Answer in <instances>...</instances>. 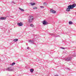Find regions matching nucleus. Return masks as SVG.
<instances>
[{"instance_id":"nucleus-16","label":"nucleus","mask_w":76,"mask_h":76,"mask_svg":"<svg viewBox=\"0 0 76 76\" xmlns=\"http://www.w3.org/2000/svg\"><path fill=\"white\" fill-rule=\"evenodd\" d=\"M15 64V63L13 62L12 64H10L11 66H13Z\"/></svg>"},{"instance_id":"nucleus-14","label":"nucleus","mask_w":76,"mask_h":76,"mask_svg":"<svg viewBox=\"0 0 76 76\" xmlns=\"http://www.w3.org/2000/svg\"><path fill=\"white\" fill-rule=\"evenodd\" d=\"M30 72H31V73H32V72H34V69H31L30 70Z\"/></svg>"},{"instance_id":"nucleus-6","label":"nucleus","mask_w":76,"mask_h":76,"mask_svg":"<svg viewBox=\"0 0 76 76\" xmlns=\"http://www.w3.org/2000/svg\"><path fill=\"white\" fill-rule=\"evenodd\" d=\"M50 12L51 13H56V11L54 10H53V9L51 10H50Z\"/></svg>"},{"instance_id":"nucleus-19","label":"nucleus","mask_w":76,"mask_h":76,"mask_svg":"<svg viewBox=\"0 0 76 76\" xmlns=\"http://www.w3.org/2000/svg\"><path fill=\"white\" fill-rule=\"evenodd\" d=\"M61 48H62V49H65V48L63 47H61Z\"/></svg>"},{"instance_id":"nucleus-8","label":"nucleus","mask_w":76,"mask_h":76,"mask_svg":"<svg viewBox=\"0 0 76 76\" xmlns=\"http://www.w3.org/2000/svg\"><path fill=\"white\" fill-rule=\"evenodd\" d=\"M18 26H22V25H23V23L20 22V23H18Z\"/></svg>"},{"instance_id":"nucleus-2","label":"nucleus","mask_w":76,"mask_h":76,"mask_svg":"<svg viewBox=\"0 0 76 76\" xmlns=\"http://www.w3.org/2000/svg\"><path fill=\"white\" fill-rule=\"evenodd\" d=\"M34 19V17L32 16H30L28 18V22H29V23H31V22H32Z\"/></svg>"},{"instance_id":"nucleus-24","label":"nucleus","mask_w":76,"mask_h":76,"mask_svg":"<svg viewBox=\"0 0 76 76\" xmlns=\"http://www.w3.org/2000/svg\"><path fill=\"white\" fill-rule=\"evenodd\" d=\"M68 70H70V69H69V68H68Z\"/></svg>"},{"instance_id":"nucleus-23","label":"nucleus","mask_w":76,"mask_h":76,"mask_svg":"<svg viewBox=\"0 0 76 76\" xmlns=\"http://www.w3.org/2000/svg\"><path fill=\"white\" fill-rule=\"evenodd\" d=\"M12 3H14V4H15V2H13Z\"/></svg>"},{"instance_id":"nucleus-9","label":"nucleus","mask_w":76,"mask_h":76,"mask_svg":"<svg viewBox=\"0 0 76 76\" xmlns=\"http://www.w3.org/2000/svg\"><path fill=\"white\" fill-rule=\"evenodd\" d=\"M0 19L1 20H6V17H1L0 18Z\"/></svg>"},{"instance_id":"nucleus-5","label":"nucleus","mask_w":76,"mask_h":76,"mask_svg":"<svg viewBox=\"0 0 76 76\" xmlns=\"http://www.w3.org/2000/svg\"><path fill=\"white\" fill-rule=\"evenodd\" d=\"M31 44H34V41L31 40H29L28 41Z\"/></svg>"},{"instance_id":"nucleus-13","label":"nucleus","mask_w":76,"mask_h":76,"mask_svg":"<svg viewBox=\"0 0 76 76\" xmlns=\"http://www.w3.org/2000/svg\"><path fill=\"white\" fill-rule=\"evenodd\" d=\"M30 4L31 6H34L35 5V3H31Z\"/></svg>"},{"instance_id":"nucleus-7","label":"nucleus","mask_w":76,"mask_h":76,"mask_svg":"<svg viewBox=\"0 0 76 76\" xmlns=\"http://www.w3.org/2000/svg\"><path fill=\"white\" fill-rule=\"evenodd\" d=\"M43 25H48V23L47 22L45 21V20H44L43 21Z\"/></svg>"},{"instance_id":"nucleus-17","label":"nucleus","mask_w":76,"mask_h":76,"mask_svg":"<svg viewBox=\"0 0 76 76\" xmlns=\"http://www.w3.org/2000/svg\"><path fill=\"white\" fill-rule=\"evenodd\" d=\"M30 26H31V27H34V25L32 24H31Z\"/></svg>"},{"instance_id":"nucleus-21","label":"nucleus","mask_w":76,"mask_h":76,"mask_svg":"<svg viewBox=\"0 0 76 76\" xmlns=\"http://www.w3.org/2000/svg\"><path fill=\"white\" fill-rule=\"evenodd\" d=\"M55 76H58V75H55Z\"/></svg>"},{"instance_id":"nucleus-11","label":"nucleus","mask_w":76,"mask_h":76,"mask_svg":"<svg viewBox=\"0 0 76 76\" xmlns=\"http://www.w3.org/2000/svg\"><path fill=\"white\" fill-rule=\"evenodd\" d=\"M18 41V39H15L13 40V41H14V42H16Z\"/></svg>"},{"instance_id":"nucleus-25","label":"nucleus","mask_w":76,"mask_h":76,"mask_svg":"<svg viewBox=\"0 0 76 76\" xmlns=\"http://www.w3.org/2000/svg\"><path fill=\"white\" fill-rule=\"evenodd\" d=\"M50 35H53V34H50Z\"/></svg>"},{"instance_id":"nucleus-22","label":"nucleus","mask_w":76,"mask_h":76,"mask_svg":"<svg viewBox=\"0 0 76 76\" xmlns=\"http://www.w3.org/2000/svg\"><path fill=\"white\" fill-rule=\"evenodd\" d=\"M27 49H29V47H28V48H27Z\"/></svg>"},{"instance_id":"nucleus-18","label":"nucleus","mask_w":76,"mask_h":76,"mask_svg":"<svg viewBox=\"0 0 76 76\" xmlns=\"http://www.w3.org/2000/svg\"><path fill=\"white\" fill-rule=\"evenodd\" d=\"M40 7L41 8H44V7L42 6H41Z\"/></svg>"},{"instance_id":"nucleus-1","label":"nucleus","mask_w":76,"mask_h":76,"mask_svg":"<svg viewBox=\"0 0 76 76\" xmlns=\"http://www.w3.org/2000/svg\"><path fill=\"white\" fill-rule=\"evenodd\" d=\"M76 4H74L72 5H69L68 6V8L66 10V11L67 12H70V9H73L75 7H76Z\"/></svg>"},{"instance_id":"nucleus-15","label":"nucleus","mask_w":76,"mask_h":76,"mask_svg":"<svg viewBox=\"0 0 76 76\" xmlns=\"http://www.w3.org/2000/svg\"><path fill=\"white\" fill-rule=\"evenodd\" d=\"M20 9L22 12H24V11H25L24 10H23L22 8H20Z\"/></svg>"},{"instance_id":"nucleus-10","label":"nucleus","mask_w":76,"mask_h":76,"mask_svg":"<svg viewBox=\"0 0 76 76\" xmlns=\"http://www.w3.org/2000/svg\"><path fill=\"white\" fill-rule=\"evenodd\" d=\"M69 25H72L73 24V22L71 21H69Z\"/></svg>"},{"instance_id":"nucleus-12","label":"nucleus","mask_w":76,"mask_h":76,"mask_svg":"<svg viewBox=\"0 0 76 76\" xmlns=\"http://www.w3.org/2000/svg\"><path fill=\"white\" fill-rule=\"evenodd\" d=\"M43 5H45V6H47V3L46 2H44L43 3Z\"/></svg>"},{"instance_id":"nucleus-3","label":"nucleus","mask_w":76,"mask_h":76,"mask_svg":"<svg viewBox=\"0 0 76 76\" xmlns=\"http://www.w3.org/2000/svg\"><path fill=\"white\" fill-rule=\"evenodd\" d=\"M6 70L7 71H13L14 70V68L12 67H9L7 68Z\"/></svg>"},{"instance_id":"nucleus-20","label":"nucleus","mask_w":76,"mask_h":76,"mask_svg":"<svg viewBox=\"0 0 76 76\" xmlns=\"http://www.w3.org/2000/svg\"><path fill=\"white\" fill-rule=\"evenodd\" d=\"M33 9H37V7L33 8Z\"/></svg>"},{"instance_id":"nucleus-4","label":"nucleus","mask_w":76,"mask_h":76,"mask_svg":"<svg viewBox=\"0 0 76 76\" xmlns=\"http://www.w3.org/2000/svg\"><path fill=\"white\" fill-rule=\"evenodd\" d=\"M72 58V57H69L67 58H66L65 59V60L66 61H71V59Z\"/></svg>"}]
</instances>
